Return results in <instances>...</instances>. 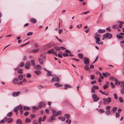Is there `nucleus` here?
<instances>
[{"mask_svg":"<svg viewBox=\"0 0 124 124\" xmlns=\"http://www.w3.org/2000/svg\"><path fill=\"white\" fill-rule=\"evenodd\" d=\"M101 38V35L100 34H98L97 33H96L94 38L96 39V43L99 44V42L100 41V39Z\"/></svg>","mask_w":124,"mask_h":124,"instance_id":"f257e3e1","label":"nucleus"},{"mask_svg":"<svg viewBox=\"0 0 124 124\" xmlns=\"http://www.w3.org/2000/svg\"><path fill=\"white\" fill-rule=\"evenodd\" d=\"M51 110L53 112V115H54L55 116H60L62 115V112L61 111H59L56 112V110L55 109H52Z\"/></svg>","mask_w":124,"mask_h":124,"instance_id":"f03ea898","label":"nucleus"},{"mask_svg":"<svg viewBox=\"0 0 124 124\" xmlns=\"http://www.w3.org/2000/svg\"><path fill=\"white\" fill-rule=\"evenodd\" d=\"M111 101V99L110 97H108L106 98H104L103 99V102L104 104H105L107 103H110Z\"/></svg>","mask_w":124,"mask_h":124,"instance_id":"7ed1b4c3","label":"nucleus"},{"mask_svg":"<svg viewBox=\"0 0 124 124\" xmlns=\"http://www.w3.org/2000/svg\"><path fill=\"white\" fill-rule=\"evenodd\" d=\"M92 97L94 101V102H97L100 99L99 97L97 96L95 94H93L92 95Z\"/></svg>","mask_w":124,"mask_h":124,"instance_id":"20e7f679","label":"nucleus"},{"mask_svg":"<svg viewBox=\"0 0 124 124\" xmlns=\"http://www.w3.org/2000/svg\"><path fill=\"white\" fill-rule=\"evenodd\" d=\"M112 35L111 34L109 33H105L103 36L104 38L106 37L108 39H110L112 37Z\"/></svg>","mask_w":124,"mask_h":124,"instance_id":"39448f33","label":"nucleus"},{"mask_svg":"<svg viewBox=\"0 0 124 124\" xmlns=\"http://www.w3.org/2000/svg\"><path fill=\"white\" fill-rule=\"evenodd\" d=\"M4 120H5V121H6L8 123H11L13 121L12 118H8L6 117L4 118Z\"/></svg>","mask_w":124,"mask_h":124,"instance_id":"423d86ee","label":"nucleus"},{"mask_svg":"<svg viewBox=\"0 0 124 124\" xmlns=\"http://www.w3.org/2000/svg\"><path fill=\"white\" fill-rule=\"evenodd\" d=\"M20 93V92L19 91L17 92H14L12 93V95L14 97H17L19 95Z\"/></svg>","mask_w":124,"mask_h":124,"instance_id":"0eeeda50","label":"nucleus"},{"mask_svg":"<svg viewBox=\"0 0 124 124\" xmlns=\"http://www.w3.org/2000/svg\"><path fill=\"white\" fill-rule=\"evenodd\" d=\"M46 105L45 103L43 102H40L39 103V109H41V107H44Z\"/></svg>","mask_w":124,"mask_h":124,"instance_id":"6e6552de","label":"nucleus"},{"mask_svg":"<svg viewBox=\"0 0 124 124\" xmlns=\"http://www.w3.org/2000/svg\"><path fill=\"white\" fill-rule=\"evenodd\" d=\"M39 48L32 49L30 51V52L33 53H36L38 52L39 51Z\"/></svg>","mask_w":124,"mask_h":124,"instance_id":"1a4fd4ad","label":"nucleus"},{"mask_svg":"<svg viewBox=\"0 0 124 124\" xmlns=\"http://www.w3.org/2000/svg\"><path fill=\"white\" fill-rule=\"evenodd\" d=\"M55 81L56 82H59V78L58 77H54L53 78L51 81L52 82Z\"/></svg>","mask_w":124,"mask_h":124,"instance_id":"9d476101","label":"nucleus"},{"mask_svg":"<svg viewBox=\"0 0 124 124\" xmlns=\"http://www.w3.org/2000/svg\"><path fill=\"white\" fill-rule=\"evenodd\" d=\"M89 60L88 59L85 58L84 61V63L85 64L88 65L89 64Z\"/></svg>","mask_w":124,"mask_h":124,"instance_id":"9b49d317","label":"nucleus"},{"mask_svg":"<svg viewBox=\"0 0 124 124\" xmlns=\"http://www.w3.org/2000/svg\"><path fill=\"white\" fill-rule=\"evenodd\" d=\"M102 74L103 76L106 78L108 76H110V74L108 72L107 73H103Z\"/></svg>","mask_w":124,"mask_h":124,"instance_id":"f8f14e48","label":"nucleus"},{"mask_svg":"<svg viewBox=\"0 0 124 124\" xmlns=\"http://www.w3.org/2000/svg\"><path fill=\"white\" fill-rule=\"evenodd\" d=\"M55 116L54 115H53L51 117L49 120L48 121L50 122H52V121L55 119Z\"/></svg>","mask_w":124,"mask_h":124,"instance_id":"ddd939ff","label":"nucleus"},{"mask_svg":"<svg viewBox=\"0 0 124 124\" xmlns=\"http://www.w3.org/2000/svg\"><path fill=\"white\" fill-rule=\"evenodd\" d=\"M64 86H65V87L64 88V89L65 90L67 89L68 88H71L72 87L71 86L68 84H65L64 85Z\"/></svg>","mask_w":124,"mask_h":124,"instance_id":"4468645a","label":"nucleus"},{"mask_svg":"<svg viewBox=\"0 0 124 124\" xmlns=\"http://www.w3.org/2000/svg\"><path fill=\"white\" fill-rule=\"evenodd\" d=\"M30 21L34 23H35L37 22L36 20L33 18H31L30 20Z\"/></svg>","mask_w":124,"mask_h":124,"instance_id":"2eb2a0df","label":"nucleus"},{"mask_svg":"<svg viewBox=\"0 0 124 124\" xmlns=\"http://www.w3.org/2000/svg\"><path fill=\"white\" fill-rule=\"evenodd\" d=\"M105 30H102L101 29H99L98 31V32L100 33H102L105 32Z\"/></svg>","mask_w":124,"mask_h":124,"instance_id":"dca6fc26","label":"nucleus"},{"mask_svg":"<svg viewBox=\"0 0 124 124\" xmlns=\"http://www.w3.org/2000/svg\"><path fill=\"white\" fill-rule=\"evenodd\" d=\"M30 62L32 66H34L35 65V63L34 60H31L30 61Z\"/></svg>","mask_w":124,"mask_h":124,"instance_id":"f3484780","label":"nucleus"},{"mask_svg":"<svg viewBox=\"0 0 124 124\" xmlns=\"http://www.w3.org/2000/svg\"><path fill=\"white\" fill-rule=\"evenodd\" d=\"M115 81V84L116 85H118L120 84V82L118 80L116 79Z\"/></svg>","mask_w":124,"mask_h":124,"instance_id":"a211bd4d","label":"nucleus"},{"mask_svg":"<svg viewBox=\"0 0 124 124\" xmlns=\"http://www.w3.org/2000/svg\"><path fill=\"white\" fill-rule=\"evenodd\" d=\"M34 72L37 75H40L41 73V72L40 70L35 71Z\"/></svg>","mask_w":124,"mask_h":124,"instance_id":"6ab92c4d","label":"nucleus"},{"mask_svg":"<svg viewBox=\"0 0 124 124\" xmlns=\"http://www.w3.org/2000/svg\"><path fill=\"white\" fill-rule=\"evenodd\" d=\"M117 108L116 107H114L112 109V113H114L115 111H116L117 110Z\"/></svg>","mask_w":124,"mask_h":124,"instance_id":"aec40b11","label":"nucleus"},{"mask_svg":"<svg viewBox=\"0 0 124 124\" xmlns=\"http://www.w3.org/2000/svg\"><path fill=\"white\" fill-rule=\"evenodd\" d=\"M16 123L17 124H22V122L20 119H18L16 121Z\"/></svg>","mask_w":124,"mask_h":124,"instance_id":"412c9836","label":"nucleus"},{"mask_svg":"<svg viewBox=\"0 0 124 124\" xmlns=\"http://www.w3.org/2000/svg\"><path fill=\"white\" fill-rule=\"evenodd\" d=\"M65 118H66L67 119H69L70 117V115L68 114H65L64 116Z\"/></svg>","mask_w":124,"mask_h":124,"instance_id":"4be33fe9","label":"nucleus"},{"mask_svg":"<svg viewBox=\"0 0 124 124\" xmlns=\"http://www.w3.org/2000/svg\"><path fill=\"white\" fill-rule=\"evenodd\" d=\"M18 80V79L16 78H14L13 80V82L15 84H16L18 83L17 81Z\"/></svg>","mask_w":124,"mask_h":124,"instance_id":"5701e85b","label":"nucleus"},{"mask_svg":"<svg viewBox=\"0 0 124 124\" xmlns=\"http://www.w3.org/2000/svg\"><path fill=\"white\" fill-rule=\"evenodd\" d=\"M118 23H119L120 25L119 26V27L121 28L122 27V25L124 23V22H122L121 21H118Z\"/></svg>","mask_w":124,"mask_h":124,"instance_id":"b1692460","label":"nucleus"},{"mask_svg":"<svg viewBox=\"0 0 124 124\" xmlns=\"http://www.w3.org/2000/svg\"><path fill=\"white\" fill-rule=\"evenodd\" d=\"M78 56L80 59H82L83 57V55L82 54H78Z\"/></svg>","mask_w":124,"mask_h":124,"instance_id":"393cba45","label":"nucleus"},{"mask_svg":"<svg viewBox=\"0 0 124 124\" xmlns=\"http://www.w3.org/2000/svg\"><path fill=\"white\" fill-rule=\"evenodd\" d=\"M38 61L41 64H43V61L42 60V59L40 58L38 59Z\"/></svg>","mask_w":124,"mask_h":124,"instance_id":"a878e982","label":"nucleus"},{"mask_svg":"<svg viewBox=\"0 0 124 124\" xmlns=\"http://www.w3.org/2000/svg\"><path fill=\"white\" fill-rule=\"evenodd\" d=\"M58 118L59 119L62 121H64L65 120V118H63L62 117H58Z\"/></svg>","mask_w":124,"mask_h":124,"instance_id":"bb28decb","label":"nucleus"},{"mask_svg":"<svg viewBox=\"0 0 124 124\" xmlns=\"http://www.w3.org/2000/svg\"><path fill=\"white\" fill-rule=\"evenodd\" d=\"M54 85L55 86H56V87H61L62 86L61 85H59L58 83H55Z\"/></svg>","mask_w":124,"mask_h":124,"instance_id":"cd10ccee","label":"nucleus"},{"mask_svg":"<svg viewBox=\"0 0 124 124\" xmlns=\"http://www.w3.org/2000/svg\"><path fill=\"white\" fill-rule=\"evenodd\" d=\"M17 72L19 73H23L22 69H20L17 70Z\"/></svg>","mask_w":124,"mask_h":124,"instance_id":"c85d7f7f","label":"nucleus"},{"mask_svg":"<svg viewBox=\"0 0 124 124\" xmlns=\"http://www.w3.org/2000/svg\"><path fill=\"white\" fill-rule=\"evenodd\" d=\"M54 51V49H52L48 50V51H47V53H53Z\"/></svg>","mask_w":124,"mask_h":124,"instance_id":"c756f323","label":"nucleus"},{"mask_svg":"<svg viewBox=\"0 0 124 124\" xmlns=\"http://www.w3.org/2000/svg\"><path fill=\"white\" fill-rule=\"evenodd\" d=\"M18 108L16 107H15L14 109V111L16 112V115H17L18 112Z\"/></svg>","mask_w":124,"mask_h":124,"instance_id":"7c9ffc66","label":"nucleus"},{"mask_svg":"<svg viewBox=\"0 0 124 124\" xmlns=\"http://www.w3.org/2000/svg\"><path fill=\"white\" fill-rule=\"evenodd\" d=\"M12 112H10L8 113L7 115V116L8 117H10L12 116Z\"/></svg>","mask_w":124,"mask_h":124,"instance_id":"2f4dec72","label":"nucleus"},{"mask_svg":"<svg viewBox=\"0 0 124 124\" xmlns=\"http://www.w3.org/2000/svg\"><path fill=\"white\" fill-rule=\"evenodd\" d=\"M84 67V69L87 70H88L90 69V68L87 65L85 66Z\"/></svg>","mask_w":124,"mask_h":124,"instance_id":"473e14b6","label":"nucleus"},{"mask_svg":"<svg viewBox=\"0 0 124 124\" xmlns=\"http://www.w3.org/2000/svg\"><path fill=\"white\" fill-rule=\"evenodd\" d=\"M109 79L111 80L115 81L116 79L115 78L112 77H110L109 78Z\"/></svg>","mask_w":124,"mask_h":124,"instance_id":"72a5a7b5","label":"nucleus"},{"mask_svg":"<svg viewBox=\"0 0 124 124\" xmlns=\"http://www.w3.org/2000/svg\"><path fill=\"white\" fill-rule=\"evenodd\" d=\"M25 63L23 62H21L19 65V66L20 67H21L23 66L24 65Z\"/></svg>","mask_w":124,"mask_h":124,"instance_id":"f704fd0d","label":"nucleus"},{"mask_svg":"<svg viewBox=\"0 0 124 124\" xmlns=\"http://www.w3.org/2000/svg\"><path fill=\"white\" fill-rule=\"evenodd\" d=\"M111 108V107L109 106H108L106 107V109L107 111H110V109Z\"/></svg>","mask_w":124,"mask_h":124,"instance_id":"c9c22d12","label":"nucleus"},{"mask_svg":"<svg viewBox=\"0 0 124 124\" xmlns=\"http://www.w3.org/2000/svg\"><path fill=\"white\" fill-rule=\"evenodd\" d=\"M117 38L118 39H123V37L119 35H116Z\"/></svg>","mask_w":124,"mask_h":124,"instance_id":"e433bc0d","label":"nucleus"},{"mask_svg":"<svg viewBox=\"0 0 124 124\" xmlns=\"http://www.w3.org/2000/svg\"><path fill=\"white\" fill-rule=\"evenodd\" d=\"M18 78L20 80H21L23 78V76L22 75H20L18 77Z\"/></svg>","mask_w":124,"mask_h":124,"instance_id":"4c0bfd02","label":"nucleus"},{"mask_svg":"<svg viewBox=\"0 0 124 124\" xmlns=\"http://www.w3.org/2000/svg\"><path fill=\"white\" fill-rule=\"evenodd\" d=\"M54 48L55 50L56 51L60 50L59 47V46H56L54 47Z\"/></svg>","mask_w":124,"mask_h":124,"instance_id":"58836bf2","label":"nucleus"},{"mask_svg":"<svg viewBox=\"0 0 124 124\" xmlns=\"http://www.w3.org/2000/svg\"><path fill=\"white\" fill-rule=\"evenodd\" d=\"M32 108L33 109H34L36 110L38 109H39V106L38 107L34 106L32 107Z\"/></svg>","mask_w":124,"mask_h":124,"instance_id":"ea45409f","label":"nucleus"},{"mask_svg":"<svg viewBox=\"0 0 124 124\" xmlns=\"http://www.w3.org/2000/svg\"><path fill=\"white\" fill-rule=\"evenodd\" d=\"M24 110H28L29 109V107L27 106H24Z\"/></svg>","mask_w":124,"mask_h":124,"instance_id":"a19ab883","label":"nucleus"},{"mask_svg":"<svg viewBox=\"0 0 124 124\" xmlns=\"http://www.w3.org/2000/svg\"><path fill=\"white\" fill-rule=\"evenodd\" d=\"M119 101L120 102H123V100L122 98L121 97H120L119 98Z\"/></svg>","mask_w":124,"mask_h":124,"instance_id":"79ce46f5","label":"nucleus"},{"mask_svg":"<svg viewBox=\"0 0 124 124\" xmlns=\"http://www.w3.org/2000/svg\"><path fill=\"white\" fill-rule=\"evenodd\" d=\"M24 67L25 69H28L30 68V66L26 64H25Z\"/></svg>","mask_w":124,"mask_h":124,"instance_id":"37998d69","label":"nucleus"},{"mask_svg":"<svg viewBox=\"0 0 124 124\" xmlns=\"http://www.w3.org/2000/svg\"><path fill=\"white\" fill-rule=\"evenodd\" d=\"M105 113L107 115L109 116L110 114V111H106L105 112Z\"/></svg>","mask_w":124,"mask_h":124,"instance_id":"c03bdc74","label":"nucleus"},{"mask_svg":"<svg viewBox=\"0 0 124 124\" xmlns=\"http://www.w3.org/2000/svg\"><path fill=\"white\" fill-rule=\"evenodd\" d=\"M16 108H18V109L20 110L22 108V107L21 105H20L19 106L16 107Z\"/></svg>","mask_w":124,"mask_h":124,"instance_id":"a18cd8bd","label":"nucleus"},{"mask_svg":"<svg viewBox=\"0 0 124 124\" xmlns=\"http://www.w3.org/2000/svg\"><path fill=\"white\" fill-rule=\"evenodd\" d=\"M60 50L61 49L62 50H64L66 49V48L63 46L59 47Z\"/></svg>","mask_w":124,"mask_h":124,"instance_id":"49530a36","label":"nucleus"},{"mask_svg":"<svg viewBox=\"0 0 124 124\" xmlns=\"http://www.w3.org/2000/svg\"><path fill=\"white\" fill-rule=\"evenodd\" d=\"M112 88H115V86L114 84L112 82H110Z\"/></svg>","mask_w":124,"mask_h":124,"instance_id":"de8ad7c7","label":"nucleus"},{"mask_svg":"<svg viewBox=\"0 0 124 124\" xmlns=\"http://www.w3.org/2000/svg\"><path fill=\"white\" fill-rule=\"evenodd\" d=\"M62 55L64 57L68 56H69L68 54L65 53H64Z\"/></svg>","mask_w":124,"mask_h":124,"instance_id":"09e8293b","label":"nucleus"},{"mask_svg":"<svg viewBox=\"0 0 124 124\" xmlns=\"http://www.w3.org/2000/svg\"><path fill=\"white\" fill-rule=\"evenodd\" d=\"M25 64L27 65H28L30 66H31V64L30 63V62L29 61H27L25 63Z\"/></svg>","mask_w":124,"mask_h":124,"instance_id":"8fccbe9b","label":"nucleus"},{"mask_svg":"<svg viewBox=\"0 0 124 124\" xmlns=\"http://www.w3.org/2000/svg\"><path fill=\"white\" fill-rule=\"evenodd\" d=\"M35 67L37 68V69H39L41 68V67L39 65H37L35 66Z\"/></svg>","mask_w":124,"mask_h":124,"instance_id":"3c124183","label":"nucleus"},{"mask_svg":"<svg viewBox=\"0 0 124 124\" xmlns=\"http://www.w3.org/2000/svg\"><path fill=\"white\" fill-rule=\"evenodd\" d=\"M108 87V85H105L103 86V88L104 89H106Z\"/></svg>","mask_w":124,"mask_h":124,"instance_id":"603ef678","label":"nucleus"},{"mask_svg":"<svg viewBox=\"0 0 124 124\" xmlns=\"http://www.w3.org/2000/svg\"><path fill=\"white\" fill-rule=\"evenodd\" d=\"M114 96L115 99H118L116 93H114Z\"/></svg>","mask_w":124,"mask_h":124,"instance_id":"864d4df0","label":"nucleus"},{"mask_svg":"<svg viewBox=\"0 0 124 124\" xmlns=\"http://www.w3.org/2000/svg\"><path fill=\"white\" fill-rule=\"evenodd\" d=\"M121 92L122 94L124 93V88H123L121 90Z\"/></svg>","mask_w":124,"mask_h":124,"instance_id":"5fc2aeb1","label":"nucleus"},{"mask_svg":"<svg viewBox=\"0 0 124 124\" xmlns=\"http://www.w3.org/2000/svg\"><path fill=\"white\" fill-rule=\"evenodd\" d=\"M121 87H123V88H124V82H122L121 83Z\"/></svg>","mask_w":124,"mask_h":124,"instance_id":"6e6d98bb","label":"nucleus"},{"mask_svg":"<svg viewBox=\"0 0 124 124\" xmlns=\"http://www.w3.org/2000/svg\"><path fill=\"white\" fill-rule=\"evenodd\" d=\"M99 111L101 113H103L105 112V111L103 109H100L99 110Z\"/></svg>","mask_w":124,"mask_h":124,"instance_id":"4d7b16f0","label":"nucleus"},{"mask_svg":"<svg viewBox=\"0 0 124 124\" xmlns=\"http://www.w3.org/2000/svg\"><path fill=\"white\" fill-rule=\"evenodd\" d=\"M29 114V112L28 111H26L24 113V115L25 116H26L28 115Z\"/></svg>","mask_w":124,"mask_h":124,"instance_id":"13d9d810","label":"nucleus"},{"mask_svg":"<svg viewBox=\"0 0 124 124\" xmlns=\"http://www.w3.org/2000/svg\"><path fill=\"white\" fill-rule=\"evenodd\" d=\"M27 77L28 78H30L31 77V76L30 73H27Z\"/></svg>","mask_w":124,"mask_h":124,"instance_id":"bf43d9fd","label":"nucleus"},{"mask_svg":"<svg viewBox=\"0 0 124 124\" xmlns=\"http://www.w3.org/2000/svg\"><path fill=\"white\" fill-rule=\"evenodd\" d=\"M33 46L35 47H37L38 46V45L37 43H35L33 44Z\"/></svg>","mask_w":124,"mask_h":124,"instance_id":"052dcab7","label":"nucleus"},{"mask_svg":"<svg viewBox=\"0 0 124 124\" xmlns=\"http://www.w3.org/2000/svg\"><path fill=\"white\" fill-rule=\"evenodd\" d=\"M48 76H50L51 75V74L49 71H48L46 74Z\"/></svg>","mask_w":124,"mask_h":124,"instance_id":"680f3d73","label":"nucleus"},{"mask_svg":"<svg viewBox=\"0 0 124 124\" xmlns=\"http://www.w3.org/2000/svg\"><path fill=\"white\" fill-rule=\"evenodd\" d=\"M119 114L117 112L116 113V116L117 117H118L119 116Z\"/></svg>","mask_w":124,"mask_h":124,"instance_id":"e2e57ef3","label":"nucleus"},{"mask_svg":"<svg viewBox=\"0 0 124 124\" xmlns=\"http://www.w3.org/2000/svg\"><path fill=\"white\" fill-rule=\"evenodd\" d=\"M25 121L26 122H31V120L30 119L27 118L25 120Z\"/></svg>","mask_w":124,"mask_h":124,"instance_id":"0e129e2a","label":"nucleus"},{"mask_svg":"<svg viewBox=\"0 0 124 124\" xmlns=\"http://www.w3.org/2000/svg\"><path fill=\"white\" fill-rule=\"evenodd\" d=\"M90 78L92 80H94V77L93 75H91L90 77Z\"/></svg>","mask_w":124,"mask_h":124,"instance_id":"69168bd1","label":"nucleus"},{"mask_svg":"<svg viewBox=\"0 0 124 124\" xmlns=\"http://www.w3.org/2000/svg\"><path fill=\"white\" fill-rule=\"evenodd\" d=\"M99 76L100 77L99 78H100V79H103V77L100 73H99Z\"/></svg>","mask_w":124,"mask_h":124,"instance_id":"338daca9","label":"nucleus"},{"mask_svg":"<svg viewBox=\"0 0 124 124\" xmlns=\"http://www.w3.org/2000/svg\"><path fill=\"white\" fill-rule=\"evenodd\" d=\"M117 25H114L112 27L114 29H116L117 28Z\"/></svg>","mask_w":124,"mask_h":124,"instance_id":"774afa93","label":"nucleus"}]
</instances>
